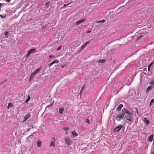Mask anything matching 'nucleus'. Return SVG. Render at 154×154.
I'll list each match as a JSON object with an SVG mask.
<instances>
[{
	"label": "nucleus",
	"instance_id": "43",
	"mask_svg": "<svg viewBox=\"0 0 154 154\" xmlns=\"http://www.w3.org/2000/svg\"><path fill=\"white\" fill-rule=\"evenodd\" d=\"M136 109V110H137V114H138V113H139L138 110L137 109Z\"/></svg>",
	"mask_w": 154,
	"mask_h": 154
},
{
	"label": "nucleus",
	"instance_id": "11",
	"mask_svg": "<svg viewBox=\"0 0 154 154\" xmlns=\"http://www.w3.org/2000/svg\"><path fill=\"white\" fill-rule=\"evenodd\" d=\"M153 136L154 135L153 134L151 135L148 138V140L150 142H152L153 139Z\"/></svg>",
	"mask_w": 154,
	"mask_h": 154
},
{
	"label": "nucleus",
	"instance_id": "15",
	"mask_svg": "<svg viewBox=\"0 0 154 154\" xmlns=\"http://www.w3.org/2000/svg\"><path fill=\"white\" fill-rule=\"evenodd\" d=\"M72 133L73 137H77L78 135V134L75 131L72 132Z\"/></svg>",
	"mask_w": 154,
	"mask_h": 154
},
{
	"label": "nucleus",
	"instance_id": "4",
	"mask_svg": "<svg viewBox=\"0 0 154 154\" xmlns=\"http://www.w3.org/2000/svg\"><path fill=\"white\" fill-rule=\"evenodd\" d=\"M122 128V126L121 125H120L114 128L113 131L115 132H117L120 131Z\"/></svg>",
	"mask_w": 154,
	"mask_h": 154
},
{
	"label": "nucleus",
	"instance_id": "47",
	"mask_svg": "<svg viewBox=\"0 0 154 154\" xmlns=\"http://www.w3.org/2000/svg\"><path fill=\"white\" fill-rule=\"evenodd\" d=\"M71 51H74L72 49H71Z\"/></svg>",
	"mask_w": 154,
	"mask_h": 154
},
{
	"label": "nucleus",
	"instance_id": "35",
	"mask_svg": "<svg viewBox=\"0 0 154 154\" xmlns=\"http://www.w3.org/2000/svg\"><path fill=\"white\" fill-rule=\"evenodd\" d=\"M142 37H143V35H142L139 36L137 37V39H140Z\"/></svg>",
	"mask_w": 154,
	"mask_h": 154
},
{
	"label": "nucleus",
	"instance_id": "28",
	"mask_svg": "<svg viewBox=\"0 0 154 154\" xmlns=\"http://www.w3.org/2000/svg\"><path fill=\"white\" fill-rule=\"evenodd\" d=\"M30 99V97L29 96H28L27 99L25 101V102L26 103Z\"/></svg>",
	"mask_w": 154,
	"mask_h": 154
},
{
	"label": "nucleus",
	"instance_id": "1",
	"mask_svg": "<svg viewBox=\"0 0 154 154\" xmlns=\"http://www.w3.org/2000/svg\"><path fill=\"white\" fill-rule=\"evenodd\" d=\"M65 140L66 143L68 145L70 146L72 144V141L68 137H66L65 138Z\"/></svg>",
	"mask_w": 154,
	"mask_h": 154
},
{
	"label": "nucleus",
	"instance_id": "31",
	"mask_svg": "<svg viewBox=\"0 0 154 154\" xmlns=\"http://www.w3.org/2000/svg\"><path fill=\"white\" fill-rule=\"evenodd\" d=\"M150 84L152 85L153 86L154 85V80H152L150 83Z\"/></svg>",
	"mask_w": 154,
	"mask_h": 154
},
{
	"label": "nucleus",
	"instance_id": "2",
	"mask_svg": "<svg viewBox=\"0 0 154 154\" xmlns=\"http://www.w3.org/2000/svg\"><path fill=\"white\" fill-rule=\"evenodd\" d=\"M132 115L129 114L126 115L125 116L124 118L125 120H127L130 122H131L132 119V117L131 116Z\"/></svg>",
	"mask_w": 154,
	"mask_h": 154
},
{
	"label": "nucleus",
	"instance_id": "10",
	"mask_svg": "<svg viewBox=\"0 0 154 154\" xmlns=\"http://www.w3.org/2000/svg\"><path fill=\"white\" fill-rule=\"evenodd\" d=\"M123 105L122 104H121L117 108L116 110L117 111H120L122 108L123 107Z\"/></svg>",
	"mask_w": 154,
	"mask_h": 154
},
{
	"label": "nucleus",
	"instance_id": "34",
	"mask_svg": "<svg viewBox=\"0 0 154 154\" xmlns=\"http://www.w3.org/2000/svg\"><path fill=\"white\" fill-rule=\"evenodd\" d=\"M154 102V100L153 99H152L150 103V105H151V104L152 103H153Z\"/></svg>",
	"mask_w": 154,
	"mask_h": 154
},
{
	"label": "nucleus",
	"instance_id": "48",
	"mask_svg": "<svg viewBox=\"0 0 154 154\" xmlns=\"http://www.w3.org/2000/svg\"><path fill=\"white\" fill-rule=\"evenodd\" d=\"M153 145H154V141H153Z\"/></svg>",
	"mask_w": 154,
	"mask_h": 154
},
{
	"label": "nucleus",
	"instance_id": "45",
	"mask_svg": "<svg viewBox=\"0 0 154 154\" xmlns=\"http://www.w3.org/2000/svg\"><path fill=\"white\" fill-rule=\"evenodd\" d=\"M151 67H150L149 66H148V71H150V68Z\"/></svg>",
	"mask_w": 154,
	"mask_h": 154
},
{
	"label": "nucleus",
	"instance_id": "3",
	"mask_svg": "<svg viewBox=\"0 0 154 154\" xmlns=\"http://www.w3.org/2000/svg\"><path fill=\"white\" fill-rule=\"evenodd\" d=\"M36 51V49L35 48H32L31 49L28 53L27 54L26 57H28L31 54V53L33 52H35Z\"/></svg>",
	"mask_w": 154,
	"mask_h": 154
},
{
	"label": "nucleus",
	"instance_id": "46",
	"mask_svg": "<svg viewBox=\"0 0 154 154\" xmlns=\"http://www.w3.org/2000/svg\"><path fill=\"white\" fill-rule=\"evenodd\" d=\"M82 91H81L80 92V95H81L82 94Z\"/></svg>",
	"mask_w": 154,
	"mask_h": 154
},
{
	"label": "nucleus",
	"instance_id": "44",
	"mask_svg": "<svg viewBox=\"0 0 154 154\" xmlns=\"http://www.w3.org/2000/svg\"><path fill=\"white\" fill-rule=\"evenodd\" d=\"M3 5L1 3H0V10H1V6Z\"/></svg>",
	"mask_w": 154,
	"mask_h": 154
},
{
	"label": "nucleus",
	"instance_id": "24",
	"mask_svg": "<svg viewBox=\"0 0 154 154\" xmlns=\"http://www.w3.org/2000/svg\"><path fill=\"white\" fill-rule=\"evenodd\" d=\"M8 32H5V35L6 36V38H8Z\"/></svg>",
	"mask_w": 154,
	"mask_h": 154
},
{
	"label": "nucleus",
	"instance_id": "40",
	"mask_svg": "<svg viewBox=\"0 0 154 154\" xmlns=\"http://www.w3.org/2000/svg\"><path fill=\"white\" fill-rule=\"evenodd\" d=\"M5 1L8 2H10V0H5Z\"/></svg>",
	"mask_w": 154,
	"mask_h": 154
},
{
	"label": "nucleus",
	"instance_id": "23",
	"mask_svg": "<svg viewBox=\"0 0 154 154\" xmlns=\"http://www.w3.org/2000/svg\"><path fill=\"white\" fill-rule=\"evenodd\" d=\"M6 14H5L4 16H2V15L0 14V17L2 19L5 18L6 17Z\"/></svg>",
	"mask_w": 154,
	"mask_h": 154
},
{
	"label": "nucleus",
	"instance_id": "36",
	"mask_svg": "<svg viewBox=\"0 0 154 154\" xmlns=\"http://www.w3.org/2000/svg\"><path fill=\"white\" fill-rule=\"evenodd\" d=\"M86 122L88 123L89 124L90 123V121L89 119H87L86 121Z\"/></svg>",
	"mask_w": 154,
	"mask_h": 154
},
{
	"label": "nucleus",
	"instance_id": "18",
	"mask_svg": "<svg viewBox=\"0 0 154 154\" xmlns=\"http://www.w3.org/2000/svg\"><path fill=\"white\" fill-rule=\"evenodd\" d=\"M122 119L123 118H121V117L119 115L117 116L116 117V120L118 121L120 120L121 119Z\"/></svg>",
	"mask_w": 154,
	"mask_h": 154
},
{
	"label": "nucleus",
	"instance_id": "38",
	"mask_svg": "<svg viewBox=\"0 0 154 154\" xmlns=\"http://www.w3.org/2000/svg\"><path fill=\"white\" fill-rule=\"evenodd\" d=\"M70 3H69L68 4L64 5L63 6V7H66V6H67L68 5H69V4H70Z\"/></svg>",
	"mask_w": 154,
	"mask_h": 154
},
{
	"label": "nucleus",
	"instance_id": "20",
	"mask_svg": "<svg viewBox=\"0 0 154 154\" xmlns=\"http://www.w3.org/2000/svg\"><path fill=\"white\" fill-rule=\"evenodd\" d=\"M37 146L38 147H40L41 146V142L40 140H38L37 141Z\"/></svg>",
	"mask_w": 154,
	"mask_h": 154
},
{
	"label": "nucleus",
	"instance_id": "19",
	"mask_svg": "<svg viewBox=\"0 0 154 154\" xmlns=\"http://www.w3.org/2000/svg\"><path fill=\"white\" fill-rule=\"evenodd\" d=\"M106 60H100L98 61L97 62L99 63H103L106 61Z\"/></svg>",
	"mask_w": 154,
	"mask_h": 154
},
{
	"label": "nucleus",
	"instance_id": "12",
	"mask_svg": "<svg viewBox=\"0 0 154 154\" xmlns=\"http://www.w3.org/2000/svg\"><path fill=\"white\" fill-rule=\"evenodd\" d=\"M143 121L146 123V125H148L149 123V121L146 117H145L143 119Z\"/></svg>",
	"mask_w": 154,
	"mask_h": 154
},
{
	"label": "nucleus",
	"instance_id": "37",
	"mask_svg": "<svg viewBox=\"0 0 154 154\" xmlns=\"http://www.w3.org/2000/svg\"><path fill=\"white\" fill-rule=\"evenodd\" d=\"M54 57V55H53V56L49 55V58L50 59L52 57Z\"/></svg>",
	"mask_w": 154,
	"mask_h": 154
},
{
	"label": "nucleus",
	"instance_id": "6",
	"mask_svg": "<svg viewBox=\"0 0 154 154\" xmlns=\"http://www.w3.org/2000/svg\"><path fill=\"white\" fill-rule=\"evenodd\" d=\"M59 62V61L58 60H54L51 63H50L49 65V67L50 68V66H52L53 64H55V63H57Z\"/></svg>",
	"mask_w": 154,
	"mask_h": 154
},
{
	"label": "nucleus",
	"instance_id": "9",
	"mask_svg": "<svg viewBox=\"0 0 154 154\" xmlns=\"http://www.w3.org/2000/svg\"><path fill=\"white\" fill-rule=\"evenodd\" d=\"M31 116L30 114H28L27 115H26L24 117V120L23 121V122L26 121Z\"/></svg>",
	"mask_w": 154,
	"mask_h": 154
},
{
	"label": "nucleus",
	"instance_id": "13",
	"mask_svg": "<svg viewBox=\"0 0 154 154\" xmlns=\"http://www.w3.org/2000/svg\"><path fill=\"white\" fill-rule=\"evenodd\" d=\"M64 111V108H61L59 109V112L60 114H62L63 113Z\"/></svg>",
	"mask_w": 154,
	"mask_h": 154
},
{
	"label": "nucleus",
	"instance_id": "39",
	"mask_svg": "<svg viewBox=\"0 0 154 154\" xmlns=\"http://www.w3.org/2000/svg\"><path fill=\"white\" fill-rule=\"evenodd\" d=\"M66 65V64H65V65H62L61 66V68H63Z\"/></svg>",
	"mask_w": 154,
	"mask_h": 154
},
{
	"label": "nucleus",
	"instance_id": "41",
	"mask_svg": "<svg viewBox=\"0 0 154 154\" xmlns=\"http://www.w3.org/2000/svg\"><path fill=\"white\" fill-rule=\"evenodd\" d=\"M91 31H90V30H89L88 31H87V33L88 34L89 33H90L91 32Z\"/></svg>",
	"mask_w": 154,
	"mask_h": 154
},
{
	"label": "nucleus",
	"instance_id": "16",
	"mask_svg": "<svg viewBox=\"0 0 154 154\" xmlns=\"http://www.w3.org/2000/svg\"><path fill=\"white\" fill-rule=\"evenodd\" d=\"M41 67L39 68L38 69L36 70L33 73V74H35V75L37 74V73H38L39 71L40 70Z\"/></svg>",
	"mask_w": 154,
	"mask_h": 154
},
{
	"label": "nucleus",
	"instance_id": "7",
	"mask_svg": "<svg viewBox=\"0 0 154 154\" xmlns=\"http://www.w3.org/2000/svg\"><path fill=\"white\" fill-rule=\"evenodd\" d=\"M53 140H52L51 142V143L50 144V146H53L54 147L55 145V139L54 137H53L52 138Z\"/></svg>",
	"mask_w": 154,
	"mask_h": 154
},
{
	"label": "nucleus",
	"instance_id": "17",
	"mask_svg": "<svg viewBox=\"0 0 154 154\" xmlns=\"http://www.w3.org/2000/svg\"><path fill=\"white\" fill-rule=\"evenodd\" d=\"M153 88V86L152 85H150L149 86L147 89V92H149L151 89Z\"/></svg>",
	"mask_w": 154,
	"mask_h": 154
},
{
	"label": "nucleus",
	"instance_id": "30",
	"mask_svg": "<svg viewBox=\"0 0 154 154\" xmlns=\"http://www.w3.org/2000/svg\"><path fill=\"white\" fill-rule=\"evenodd\" d=\"M85 88V85H83L82 88V89H81V91H83L84 90V89Z\"/></svg>",
	"mask_w": 154,
	"mask_h": 154
},
{
	"label": "nucleus",
	"instance_id": "21",
	"mask_svg": "<svg viewBox=\"0 0 154 154\" xmlns=\"http://www.w3.org/2000/svg\"><path fill=\"white\" fill-rule=\"evenodd\" d=\"M12 104L11 103H9L8 104V106H7V108L8 109H9V108L10 107H12Z\"/></svg>",
	"mask_w": 154,
	"mask_h": 154
},
{
	"label": "nucleus",
	"instance_id": "33",
	"mask_svg": "<svg viewBox=\"0 0 154 154\" xmlns=\"http://www.w3.org/2000/svg\"><path fill=\"white\" fill-rule=\"evenodd\" d=\"M69 129V128L67 127H65L63 128V129L65 131H67Z\"/></svg>",
	"mask_w": 154,
	"mask_h": 154
},
{
	"label": "nucleus",
	"instance_id": "32",
	"mask_svg": "<svg viewBox=\"0 0 154 154\" xmlns=\"http://www.w3.org/2000/svg\"><path fill=\"white\" fill-rule=\"evenodd\" d=\"M154 63V62H152V63H151L150 64H149L148 66H149L150 67H151L153 64Z\"/></svg>",
	"mask_w": 154,
	"mask_h": 154
},
{
	"label": "nucleus",
	"instance_id": "22",
	"mask_svg": "<svg viewBox=\"0 0 154 154\" xmlns=\"http://www.w3.org/2000/svg\"><path fill=\"white\" fill-rule=\"evenodd\" d=\"M105 22V20H100L99 21H97V23H103Z\"/></svg>",
	"mask_w": 154,
	"mask_h": 154
},
{
	"label": "nucleus",
	"instance_id": "42",
	"mask_svg": "<svg viewBox=\"0 0 154 154\" xmlns=\"http://www.w3.org/2000/svg\"><path fill=\"white\" fill-rule=\"evenodd\" d=\"M89 43V42L88 41L85 43V45H88V44Z\"/></svg>",
	"mask_w": 154,
	"mask_h": 154
},
{
	"label": "nucleus",
	"instance_id": "26",
	"mask_svg": "<svg viewBox=\"0 0 154 154\" xmlns=\"http://www.w3.org/2000/svg\"><path fill=\"white\" fill-rule=\"evenodd\" d=\"M62 48V46H61V45L59 46L58 47V48H57V51H59V50H60Z\"/></svg>",
	"mask_w": 154,
	"mask_h": 154
},
{
	"label": "nucleus",
	"instance_id": "14",
	"mask_svg": "<svg viewBox=\"0 0 154 154\" xmlns=\"http://www.w3.org/2000/svg\"><path fill=\"white\" fill-rule=\"evenodd\" d=\"M35 75L33 74V73H32L31 74L30 77L29 78V81H31L32 80V79L34 78Z\"/></svg>",
	"mask_w": 154,
	"mask_h": 154
},
{
	"label": "nucleus",
	"instance_id": "8",
	"mask_svg": "<svg viewBox=\"0 0 154 154\" xmlns=\"http://www.w3.org/2000/svg\"><path fill=\"white\" fill-rule=\"evenodd\" d=\"M85 20V19H82L80 20H79L78 21H77L76 23V25H79L80 24L84 22Z\"/></svg>",
	"mask_w": 154,
	"mask_h": 154
},
{
	"label": "nucleus",
	"instance_id": "25",
	"mask_svg": "<svg viewBox=\"0 0 154 154\" xmlns=\"http://www.w3.org/2000/svg\"><path fill=\"white\" fill-rule=\"evenodd\" d=\"M119 115L121 117V118H123L124 117V116L125 115V113H122L121 114H119Z\"/></svg>",
	"mask_w": 154,
	"mask_h": 154
},
{
	"label": "nucleus",
	"instance_id": "27",
	"mask_svg": "<svg viewBox=\"0 0 154 154\" xmlns=\"http://www.w3.org/2000/svg\"><path fill=\"white\" fill-rule=\"evenodd\" d=\"M86 46V45H85V44L82 45V46L81 47V51L83 49H84L85 48V46Z\"/></svg>",
	"mask_w": 154,
	"mask_h": 154
},
{
	"label": "nucleus",
	"instance_id": "5",
	"mask_svg": "<svg viewBox=\"0 0 154 154\" xmlns=\"http://www.w3.org/2000/svg\"><path fill=\"white\" fill-rule=\"evenodd\" d=\"M122 111L124 113H126L130 115H133V113H132L129 112L126 109H123L122 110Z\"/></svg>",
	"mask_w": 154,
	"mask_h": 154
},
{
	"label": "nucleus",
	"instance_id": "29",
	"mask_svg": "<svg viewBox=\"0 0 154 154\" xmlns=\"http://www.w3.org/2000/svg\"><path fill=\"white\" fill-rule=\"evenodd\" d=\"M53 103H51L49 104L47 106V107H51V106L53 105Z\"/></svg>",
	"mask_w": 154,
	"mask_h": 154
},
{
	"label": "nucleus",
	"instance_id": "49",
	"mask_svg": "<svg viewBox=\"0 0 154 154\" xmlns=\"http://www.w3.org/2000/svg\"><path fill=\"white\" fill-rule=\"evenodd\" d=\"M152 154H154V152L152 153Z\"/></svg>",
	"mask_w": 154,
	"mask_h": 154
}]
</instances>
